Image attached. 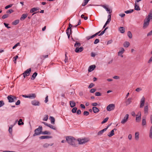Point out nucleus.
I'll use <instances>...</instances> for the list:
<instances>
[{
    "mask_svg": "<svg viewBox=\"0 0 152 152\" xmlns=\"http://www.w3.org/2000/svg\"><path fill=\"white\" fill-rule=\"evenodd\" d=\"M152 19V9L150 11L148 16L145 19L143 25V28H146L149 24L150 20Z\"/></svg>",
    "mask_w": 152,
    "mask_h": 152,
    "instance_id": "f257e3e1",
    "label": "nucleus"
},
{
    "mask_svg": "<svg viewBox=\"0 0 152 152\" xmlns=\"http://www.w3.org/2000/svg\"><path fill=\"white\" fill-rule=\"evenodd\" d=\"M66 139L68 144L72 146H75L76 141L74 138L71 136H68L66 137Z\"/></svg>",
    "mask_w": 152,
    "mask_h": 152,
    "instance_id": "f03ea898",
    "label": "nucleus"
},
{
    "mask_svg": "<svg viewBox=\"0 0 152 152\" xmlns=\"http://www.w3.org/2000/svg\"><path fill=\"white\" fill-rule=\"evenodd\" d=\"M81 44L76 41L74 45V47H75V52L77 53H79L82 52L83 50V48L82 47H80Z\"/></svg>",
    "mask_w": 152,
    "mask_h": 152,
    "instance_id": "7ed1b4c3",
    "label": "nucleus"
},
{
    "mask_svg": "<svg viewBox=\"0 0 152 152\" xmlns=\"http://www.w3.org/2000/svg\"><path fill=\"white\" fill-rule=\"evenodd\" d=\"M42 130V126H39L38 128L34 131L35 133L33 134L34 136L38 135L41 133Z\"/></svg>",
    "mask_w": 152,
    "mask_h": 152,
    "instance_id": "20e7f679",
    "label": "nucleus"
},
{
    "mask_svg": "<svg viewBox=\"0 0 152 152\" xmlns=\"http://www.w3.org/2000/svg\"><path fill=\"white\" fill-rule=\"evenodd\" d=\"M115 108V105L114 104H111L108 105L106 108L108 111H111L114 110Z\"/></svg>",
    "mask_w": 152,
    "mask_h": 152,
    "instance_id": "39448f33",
    "label": "nucleus"
},
{
    "mask_svg": "<svg viewBox=\"0 0 152 152\" xmlns=\"http://www.w3.org/2000/svg\"><path fill=\"white\" fill-rule=\"evenodd\" d=\"M31 71V69L30 68L27 69L24 71L23 73V75L24 78H25L26 76L29 75Z\"/></svg>",
    "mask_w": 152,
    "mask_h": 152,
    "instance_id": "423d86ee",
    "label": "nucleus"
},
{
    "mask_svg": "<svg viewBox=\"0 0 152 152\" xmlns=\"http://www.w3.org/2000/svg\"><path fill=\"white\" fill-rule=\"evenodd\" d=\"M7 98L9 102H14V99H16V97L13 96L11 95L9 96H7Z\"/></svg>",
    "mask_w": 152,
    "mask_h": 152,
    "instance_id": "0eeeda50",
    "label": "nucleus"
},
{
    "mask_svg": "<svg viewBox=\"0 0 152 152\" xmlns=\"http://www.w3.org/2000/svg\"><path fill=\"white\" fill-rule=\"evenodd\" d=\"M77 141L79 144H83L87 142L88 140L87 139H78L77 140Z\"/></svg>",
    "mask_w": 152,
    "mask_h": 152,
    "instance_id": "6e6552de",
    "label": "nucleus"
},
{
    "mask_svg": "<svg viewBox=\"0 0 152 152\" xmlns=\"http://www.w3.org/2000/svg\"><path fill=\"white\" fill-rule=\"evenodd\" d=\"M129 115L128 114H126L124 118L121 120V123L123 124H125L128 121L129 118Z\"/></svg>",
    "mask_w": 152,
    "mask_h": 152,
    "instance_id": "1a4fd4ad",
    "label": "nucleus"
},
{
    "mask_svg": "<svg viewBox=\"0 0 152 152\" xmlns=\"http://www.w3.org/2000/svg\"><path fill=\"white\" fill-rule=\"evenodd\" d=\"M145 98L144 96H142L140 100V108H141L143 107L145 103Z\"/></svg>",
    "mask_w": 152,
    "mask_h": 152,
    "instance_id": "9d476101",
    "label": "nucleus"
},
{
    "mask_svg": "<svg viewBox=\"0 0 152 152\" xmlns=\"http://www.w3.org/2000/svg\"><path fill=\"white\" fill-rule=\"evenodd\" d=\"M138 114H139V115H136V120L137 122H139L140 121L141 119V113L140 112H138Z\"/></svg>",
    "mask_w": 152,
    "mask_h": 152,
    "instance_id": "9b49d317",
    "label": "nucleus"
},
{
    "mask_svg": "<svg viewBox=\"0 0 152 152\" xmlns=\"http://www.w3.org/2000/svg\"><path fill=\"white\" fill-rule=\"evenodd\" d=\"M31 104L34 106H39L40 105L39 102L36 100H32L31 102Z\"/></svg>",
    "mask_w": 152,
    "mask_h": 152,
    "instance_id": "f8f14e48",
    "label": "nucleus"
},
{
    "mask_svg": "<svg viewBox=\"0 0 152 152\" xmlns=\"http://www.w3.org/2000/svg\"><path fill=\"white\" fill-rule=\"evenodd\" d=\"M124 50L123 48H121V50L119 51L118 53V55L120 56L121 57H123V56L122 55L123 53H124Z\"/></svg>",
    "mask_w": 152,
    "mask_h": 152,
    "instance_id": "ddd939ff",
    "label": "nucleus"
},
{
    "mask_svg": "<svg viewBox=\"0 0 152 152\" xmlns=\"http://www.w3.org/2000/svg\"><path fill=\"white\" fill-rule=\"evenodd\" d=\"M36 97V95L35 94H31L28 95V98L31 99H34Z\"/></svg>",
    "mask_w": 152,
    "mask_h": 152,
    "instance_id": "4468645a",
    "label": "nucleus"
},
{
    "mask_svg": "<svg viewBox=\"0 0 152 152\" xmlns=\"http://www.w3.org/2000/svg\"><path fill=\"white\" fill-rule=\"evenodd\" d=\"M96 67L95 65H93L90 66L88 68V71L89 72H91L93 71Z\"/></svg>",
    "mask_w": 152,
    "mask_h": 152,
    "instance_id": "2eb2a0df",
    "label": "nucleus"
},
{
    "mask_svg": "<svg viewBox=\"0 0 152 152\" xmlns=\"http://www.w3.org/2000/svg\"><path fill=\"white\" fill-rule=\"evenodd\" d=\"M142 125L143 126H146V122L145 117H142Z\"/></svg>",
    "mask_w": 152,
    "mask_h": 152,
    "instance_id": "dca6fc26",
    "label": "nucleus"
},
{
    "mask_svg": "<svg viewBox=\"0 0 152 152\" xmlns=\"http://www.w3.org/2000/svg\"><path fill=\"white\" fill-rule=\"evenodd\" d=\"M101 6L105 9L108 12L109 14H110L112 12V10L107 7L106 5H101Z\"/></svg>",
    "mask_w": 152,
    "mask_h": 152,
    "instance_id": "f3484780",
    "label": "nucleus"
},
{
    "mask_svg": "<svg viewBox=\"0 0 152 152\" xmlns=\"http://www.w3.org/2000/svg\"><path fill=\"white\" fill-rule=\"evenodd\" d=\"M132 98H129L127 99L125 101V103H126V105H128L129 104L132 102Z\"/></svg>",
    "mask_w": 152,
    "mask_h": 152,
    "instance_id": "a211bd4d",
    "label": "nucleus"
},
{
    "mask_svg": "<svg viewBox=\"0 0 152 152\" xmlns=\"http://www.w3.org/2000/svg\"><path fill=\"white\" fill-rule=\"evenodd\" d=\"M53 145V143L48 144L46 143L44 144L43 145V147L44 148H46L49 147V146H52Z\"/></svg>",
    "mask_w": 152,
    "mask_h": 152,
    "instance_id": "6ab92c4d",
    "label": "nucleus"
},
{
    "mask_svg": "<svg viewBox=\"0 0 152 152\" xmlns=\"http://www.w3.org/2000/svg\"><path fill=\"white\" fill-rule=\"evenodd\" d=\"M139 132H137L135 133V139L136 140H138L139 139Z\"/></svg>",
    "mask_w": 152,
    "mask_h": 152,
    "instance_id": "aec40b11",
    "label": "nucleus"
},
{
    "mask_svg": "<svg viewBox=\"0 0 152 152\" xmlns=\"http://www.w3.org/2000/svg\"><path fill=\"white\" fill-rule=\"evenodd\" d=\"M116 130L115 129H113L108 134V136L110 137H111L112 136H113V135H114V130Z\"/></svg>",
    "mask_w": 152,
    "mask_h": 152,
    "instance_id": "412c9836",
    "label": "nucleus"
},
{
    "mask_svg": "<svg viewBox=\"0 0 152 152\" xmlns=\"http://www.w3.org/2000/svg\"><path fill=\"white\" fill-rule=\"evenodd\" d=\"M27 16H28L27 14H23L22 15V16L20 18V20H24L27 17Z\"/></svg>",
    "mask_w": 152,
    "mask_h": 152,
    "instance_id": "4be33fe9",
    "label": "nucleus"
},
{
    "mask_svg": "<svg viewBox=\"0 0 152 152\" xmlns=\"http://www.w3.org/2000/svg\"><path fill=\"white\" fill-rule=\"evenodd\" d=\"M107 128H105L101 130L100 131H99L98 133V135H101L102 134H103V133L105 131H106V130H107Z\"/></svg>",
    "mask_w": 152,
    "mask_h": 152,
    "instance_id": "5701e85b",
    "label": "nucleus"
},
{
    "mask_svg": "<svg viewBox=\"0 0 152 152\" xmlns=\"http://www.w3.org/2000/svg\"><path fill=\"white\" fill-rule=\"evenodd\" d=\"M92 110L94 113H96L99 111V110L96 107H92Z\"/></svg>",
    "mask_w": 152,
    "mask_h": 152,
    "instance_id": "b1692460",
    "label": "nucleus"
},
{
    "mask_svg": "<svg viewBox=\"0 0 152 152\" xmlns=\"http://www.w3.org/2000/svg\"><path fill=\"white\" fill-rule=\"evenodd\" d=\"M134 10L137 11H139L140 10L139 6L137 5L136 2H135L134 4Z\"/></svg>",
    "mask_w": 152,
    "mask_h": 152,
    "instance_id": "393cba45",
    "label": "nucleus"
},
{
    "mask_svg": "<svg viewBox=\"0 0 152 152\" xmlns=\"http://www.w3.org/2000/svg\"><path fill=\"white\" fill-rule=\"evenodd\" d=\"M148 105H145L144 107V113L148 114Z\"/></svg>",
    "mask_w": 152,
    "mask_h": 152,
    "instance_id": "a878e982",
    "label": "nucleus"
},
{
    "mask_svg": "<svg viewBox=\"0 0 152 152\" xmlns=\"http://www.w3.org/2000/svg\"><path fill=\"white\" fill-rule=\"evenodd\" d=\"M51 137L50 136L44 135L41 136L39 138L41 139H45L51 138Z\"/></svg>",
    "mask_w": 152,
    "mask_h": 152,
    "instance_id": "bb28decb",
    "label": "nucleus"
},
{
    "mask_svg": "<svg viewBox=\"0 0 152 152\" xmlns=\"http://www.w3.org/2000/svg\"><path fill=\"white\" fill-rule=\"evenodd\" d=\"M14 126V125H11L9 127L8 131H9V133L11 134H12V128Z\"/></svg>",
    "mask_w": 152,
    "mask_h": 152,
    "instance_id": "cd10ccee",
    "label": "nucleus"
},
{
    "mask_svg": "<svg viewBox=\"0 0 152 152\" xmlns=\"http://www.w3.org/2000/svg\"><path fill=\"white\" fill-rule=\"evenodd\" d=\"M69 103L71 107H74L75 106V103L73 101H70Z\"/></svg>",
    "mask_w": 152,
    "mask_h": 152,
    "instance_id": "c85d7f7f",
    "label": "nucleus"
},
{
    "mask_svg": "<svg viewBox=\"0 0 152 152\" xmlns=\"http://www.w3.org/2000/svg\"><path fill=\"white\" fill-rule=\"evenodd\" d=\"M50 120L51 123L52 124H54L55 121L54 118L53 116H50Z\"/></svg>",
    "mask_w": 152,
    "mask_h": 152,
    "instance_id": "c756f323",
    "label": "nucleus"
},
{
    "mask_svg": "<svg viewBox=\"0 0 152 152\" xmlns=\"http://www.w3.org/2000/svg\"><path fill=\"white\" fill-rule=\"evenodd\" d=\"M119 30L121 33H124L125 32V29L123 27H120L119 28Z\"/></svg>",
    "mask_w": 152,
    "mask_h": 152,
    "instance_id": "7c9ffc66",
    "label": "nucleus"
},
{
    "mask_svg": "<svg viewBox=\"0 0 152 152\" xmlns=\"http://www.w3.org/2000/svg\"><path fill=\"white\" fill-rule=\"evenodd\" d=\"M130 43L128 42H125L123 44L124 46L126 48L128 47Z\"/></svg>",
    "mask_w": 152,
    "mask_h": 152,
    "instance_id": "2f4dec72",
    "label": "nucleus"
},
{
    "mask_svg": "<svg viewBox=\"0 0 152 152\" xmlns=\"http://www.w3.org/2000/svg\"><path fill=\"white\" fill-rule=\"evenodd\" d=\"M37 75V73L36 72H35L32 75L31 79L33 80H34L35 78Z\"/></svg>",
    "mask_w": 152,
    "mask_h": 152,
    "instance_id": "473e14b6",
    "label": "nucleus"
},
{
    "mask_svg": "<svg viewBox=\"0 0 152 152\" xmlns=\"http://www.w3.org/2000/svg\"><path fill=\"white\" fill-rule=\"evenodd\" d=\"M24 124V123L22 122V119H20L18 122V125H23Z\"/></svg>",
    "mask_w": 152,
    "mask_h": 152,
    "instance_id": "72a5a7b5",
    "label": "nucleus"
},
{
    "mask_svg": "<svg viewBox=\"0 0 152 152\" xmlns=\"http://www.w3.org/2000/svg\"><path fill=\"white\" fill-rule=\"evenodd\" d=\"M134 11V10L130 9L129 10L126 11L124 12L126 14L130 13Z\"/></svg>",
    "mask_w": 152,
    "mask_h": 152,
    "instance_id": "f704fd0d",
    "label": "nucleus"
},
{
    "mask_svg": "<svg viewBox=\"0 0 152 152\" xmlns=\"http://www.w3.org/2000/svg\"><path fill=\"white\" fill-rule=\"evenodd\" d=\"M19 23V20H15L12 23V24L14 25H15L18 24Z\"/></svg>",
    "mask_w": 152,
    "mask_h": 152,
    "instance_id": "c9c22d12",
    "label": "nucleus"
},
{
    "mask_svg": "<svg viewBox=\"0 0 152 152\" xmlns=\"http://www.w3.org/2000/svg\"><path fill=\"white\" fill-rule=\"evenodd\" d=\"M66 31V34H68V33L69 34H71L72 32V31L71 30V29H70L69 28H68Z\"/></svg>",
    "mask_w": 152,
    "mask_h": 152,
    "instance_id": "e433bc0d",
    "label": "nucleus"
},
{
    "mask_svg": "<svg viewBox=\"0 0 152 152\" xmlns=\"http://www.w3.org/2000/svg\"><path fill=\"white\" fill-rule=\"evenodd\" d=\"M127 35L129 38L131 39L132 38V34L131 31H129L128 32Z\"/></svg>",
    "mask_w": 152,
    "mask_h": 152,
    "instance_id": "4c0bfd02",
    "label": "nucleus"
},
{
    "mask_svg": "<svg viewBox=\"0 0 152 152\" xmlns=\"http://www.w3.org/2000/svg\"><path fill=\"white\" fill-rule=\"evenodd\" d=\"M38 10V9L36 8H33L30 10V12L31 13H32L34 12L37 11Z\"/></svg>",
    "mask_w": 152,
    "mask_h": 152,
    "instance_id": "58836bf2",
    "label": "nucleus"
},
{
    "mask_svg": "<svg viewBox=\"0 0 152 152\" xmlns=\"http://www.w3.org/2000/svg\"><path fill=\"white\" fill-rule=\"evenodd\" d=\"M48 127H49L51 129L54 130H56V127L55 126L50 124H49V125H48Z\"/></svg>",
    "mask_w": 152,
    "mask_h": 152,
    "instance_id": "ea45409f",
    "label": "nucleus"
},
{
    "mask_svg": "<svg viewBox=\"0 0 152 152\" xmlns=\"http://www.w3.org/2000/svg\"><path fill=\"white\" fill-rule=\"evenodd\" d=\"M67 54V52H65V59L64 60V61L65 63L68 62V57L66 56Z\"/></svg>",
    "mask_w": 152,
    "mask_h": 152,
    "instance_id": "a19ab883",
    "label": "nucleus"
},
{
    "mask_svg": "<svg viewBox=\"0 0 152 152\" xmlns=\"http://www.w3.org/2000/svg\"><path fill=\"white\" fill-rule=\"evenodd\" d=\"M90 0H84V2L82 4V6H84L86 5Z\"/></svg>",
    "mask_w": 152,
    "mask_h": 152,
    "instance_id": "79ce46f5",
    "label": "nucleus"
},
{
    "mask_svg": "<svg viewBox=\"0 0 152 152\" xmlns=\"http://www.w3.org/2000/svg\"><path fill=\"white\" fill-rule=\"evenodd\" d=\"M42 134H50V132L47 131H44L42 132Z\"/></svg>",
    "mask_w": 152,
    "mask_h": 152,
    "instance_id": "37998d69",
    "label": "nucleus"
},
{
    "mask_svg": "<svg viewBox=\"0 0 152 152\" xmlns=\"http://www.w3.org/2000/svg\"><path fill=\"white\" fill-rule=\"evenodd\" d=\"M108 28V27H106L104 30V31H102L101 33L99 35V36H102V35L104 33H105V30L107 29Z\"/></svg>",
    "mask_w": 152,
    "mask_h": 152,
    "instance_id": "c03bdc74",
    "label": "nucleus"
},
{
    "mask_svg": "<svg viewBox=\"0 0 152 152\" xmlns=\"http://www.w3.org/2000/svg\"><path fill=\"white\" fill-rule=\"evenodd\" d=\"M108 28V27H106L104 30V31H102L101 33L99 35V36H102V35L104 33H105V30L107 29Z\"/></svg>",
    "mask_w": 152,
    "mask_h": 152,
    "instance_id": "a18cd8bd",
    "label": "nucleus"
},
{
    "mask_svg": "<svg viewBox=\"0 0 152 152\" xmlns=\"http://www.w3.org/2000/svg\"><path fill=\"white\" fill-rule=\"evenodd\" d=\"M109 118L108 117H107L105 118L103 121L101 122L102 124H103L105 123H106L108 120Z\"/></svg>",
    "mask_w": 152,
    "mask_h": 152,
    "instance_id": "49530a36",
    "label": "nucleus"
},
{
    "mask_svg": "<svg viewBox=\"0 0 152 152\" xmlns=\"http://www.w3.org/2000/svg\"><path fill=\"white\" fill-rule=\"evenodd\" d=\"M48 119V116L46 115H45V117L43 118V120L44 121H47Z\"/></svg>",
    "mask_w": 152,
    "mask_h": 152,
    "instance_id": "de8ad7c7",
    "label": "nucleus"
},
{
    "mask_svg": "<svg viewBox=\"0 0 152 152\" xmlns=\"http://www.w3.org/2000/svg\"><path fill=\"white\" fill-rule=\"evenodd\" d=\"M77 108L76 107H74L72 109V111L73 113H75L77 111Z\"/></svg>",
    "mask_w": 152,
    "mask_h": 152,
    "instance_id": "09e8293b",
    "label": "nucleus"
},
{
    "mask_svg": "<svg viewBox=\"0 0 152 152\" xmlns=\"http://www.w3.org/2000/svg\"><path fill=\"white\" fill-rule=\"evenodd\" d=\"M8 17V15L7 14H5L4 15L1 17L2 19H4L5 18H7Z\"/></svg>",
    "mask_w": 152,
    "mask_h": 152,
    "instance_id": "8fccbe9b",
    "label": "nucleus"
},
{
    "mask_svg": "<svg viewBox=\"0 0 152 152\" xmlns=\"http://www.w3.org/2000/svg\"><path fill=\"white\" fill-rule=\"evenodd\" d=\"M89 114V113L88 111H85L83 112V115L85 116H88Z\"/></svg>",
    "mask_w": 152,
    "mask_h": 152,
    "instance_id": "3c124183",
    "label": "nucleus"
},
{
    "mask_svg": "<svg viewBox=\"0 0 152 152\" xmlns=\"http://www.w3.org/2000/svg\"><path fill=\"white\" fill-rule=\"evenodd\" d=\"M4 104V103L2 100L0 101V107L3 106Z\"/></svg>",
    "mask_w": 152,
    "mask_h": 152,
    "instance_id": "603ef678",
    "label": "nucleus"
},
{
    "mask_svg": "<svg viewBox=\"0 0 152 152\" xmlns=\"http://www.w3.org/2000/svg\"><path fill=\"white\" fill-rule=\"evenodd\" d=\"M20 44L19 42L18 43L16 44L14 46L12 47L13 49H15L16 47L20 45Z\"/></svg>",
    "mask_w": 152,
    "mask_h": 152,
    "instance_id": "864d4df0",
    "label": "nucleus"
},
{
    "mask_svg": "<svg viewBox=\"0 0 152 152\" xmlns=\"http://www.w3.org/2000/svg\"><path fill=\"white\" fill-rule=\"evenodd\" d=\"M12 6V4H10V5H8L6 6L5 7V8L6 9H8V8L11 7Z\"/></svg>",
    "mask_w": 152,
    "mask_h": 152,
    "instance_id": "5fc2aeb1",
    "label": "nucleus"
},
{
    "mask_svg": "<svg viewBox=\"0 0 152 152\" xmlns=\"http://www.w3.org/2000/svg\"><path fill=\"white\" fill-rule=\"evenodd\" d=\"M96 91V89L95 88H93L91 89L90 91V92L91 93H94Z\"/></svg>",
    "mask_w": 152,
    "mask_h": 152,
    "instance_id": "6e6d98bb",
    "label": "nucleus"
},
{
    "mask_svg": "<svg viewBox=\"0 0 152 152\" xmlns=\"http://www.w3.org/2000/svg\"><path fill=\"white\" fill-rule=\"evenodd\" d=\"M99 39H96L95 40L94 42V43L95 44H96L98 43H99Z\"/></svg>",
    "mask_w": 152,
    "mask_h": 152,
    "instance_id": "4d7b16f0",
    "label": "nucleus"
},
{
    "mask_svg": "<svg viewBox=\"0 0 152 152\" xmlns=\"http://www.w3.org/2000/svg\"><path fill=\"white\" fill-rule=\"evenodd\" d=\"M93 35H92L91 36H88L86 37V38L87 40H88L94 38V37H93Z\"/></svg>",
    "mask_w": 152,
    "mask_h": 152,
    "instance_id": "13d9d810",
    "label": "nucleus"
},
{
    "mask_svg": "<svg viewBox=\"0 0 152 152\" xmlns=\"http://www.w3.org/2000/svg\"><path fill=\"white\" fill-rule=\"evenodd\" d=\"M95 95L96 96H101V94L99 92H96L95 93Z\"/></svg>",
    "mask_w": 152,
    "mask_h": 152,
    "instance_id": "bf43d9fd",
    "label": "nucleus"
},
{
    "mask_svg": "<svg viewBox=\"0 0 152 152\" xmlns=\"http://www.w3.org/2000/svg\"><path fill=\"white\" fill-rule=\"evenodd\" d=\"M94 85L93 83H91L89 86L88 87V88H91L93 87H94Z\"/></svg>",
    "mask_w": 152,
    "mask_h": 152,
    "instance_id": "052dcab7",
    "label": "nucleus"
},
{
    "mask_svg": "<svg viewBox=\"0 0 152 152\" xmlns=\"http://www.w3.org/2000/svg\"><path fill=\"white\" fill-rule=\"evenodd\" d=\"M13 12V10L12 9H10L7 11V13H11Z\"/></svg>",
    "mask_w": 152,
    "mask_h": 152,
    "instance_id": "680f3d73",
    "label": "nucleus"
},
{
    "mask_svg": "<svg viewBox=\"0 0 152 152\" xmlns=\"http://www.w3.org/2000/svg\"><path fill=\"white\" fill-rule=\"evenodd\" d=\"M48 55H43L41 56V59H42L43 58H47L48 57Z\"/></svg>",
    "mask_w": 152,
    "mask_h": 152,
    "instance_id": "e2e57ef3",
    "label": "nucleus"
},
{
    "mask_svg": "<svg viewBox=\"0 0 152 152\" xmlns=\"http://www.w3.org/2000/svg\"><path fill=\"white\" fill-rule=\"evenodd\" d=\"M18 56H15L13 58H14V61L15 62V63H16V61L17 59L18 58Z\"/></svg>",
    "mask_w": 152,
    "mask_h": 152,
    "instance_id": "0e129e2a",
    "label": "nucleus"
},
{
    "mask_svg": "<svg viewBox=\"0 0 152 152\" xmlns=\"http://www.w3.org/2000/svg\"><path fill=\"white\" fill-rule=\"evenodd\" d=\"M142 89L140 88H136L135 90V91L137 92H140L142 90Z\"/></svg>",
    "mask_w": 152,
    "mask_h": 152,
    "instance_id": "69168bd1",
    "label": "nucleus"
},
{
    "mask_svg": "<svg viewBox=\"0 0 152 152\" xmlns=\"http://www.w3.org/2000/svg\"><path fill=\"white\" fill-rule=\"evenodd\" d=\"M4 26H5L6 27L8 28H11L10 27L8 26L9 25L8 24H7L6 23H4Z\"/></svg>",
    "mask_w": 152,
    "mask_h": 152,
    "instance_id": "338daca9",
    "label": "nucleus"
},
{
    "mask_svg": "<svg viewBox=\"0 0 152 152\" xmlns=\"http://www.w3.org/2000/svg\"><path fill=\"white\" fill-rule=\"evenodd\" d=\"M152 35V30L148 33L147 34V36H150Z\"/></svg>",
    "mask_w": 152,
    "mask_h": 152,
    "instance_id": "774afa93",
    "label": "nucleus"
}]
</instances>
